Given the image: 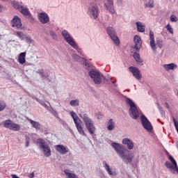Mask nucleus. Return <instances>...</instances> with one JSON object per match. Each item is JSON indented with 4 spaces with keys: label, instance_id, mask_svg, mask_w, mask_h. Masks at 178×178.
Returning a JSON list of instances; mask_svg holds the SVG:
<instances>
[{
    "label": "nucleus",
    "instance_id": "obj_1",
    "mask_svg": "<svg viewBox=\"0 0 178 178\" xmlns=\"http://www.w3.org/2000/svg\"><path fill=\"white\" fill-rule=\"evenodd\" d=\"M111 147H113V148L115 149L119 158L122 159L124 163L127 165L133 162V159H134L133 153H130V151L128 150L127 148L124 147L123 145L113 142L111 143Z\"/></svg>",
    "mask_w": 178,
    "mask_h": 178
},
{
    "label": "nucleus",
    "instance_id": "obj_2",
    "mask_svg": "<svg viewBox=\"0 0 178 178\" xmlns=\"http://www.w3.org/2000/svg\"><path fill=\"white\" fill-rule=\"evenodd\" d=\"M79 118L82 119L86 128L87 129L88 131L91 134V136L95 134V131H97V128H95V125H94V121L88 116V114L81 112L79 113Z\"/></svg>",
    "mask_w": 178,
    "mask_h": 178
},
{
    "label": "nucleus",
    "instance_id": "obj_3",
    "mask_svg": "<svg viewBox=\"0 0 178 178\" xmlns=\"http://www.w3.org/2000/svg\"><path fill=\"white\" fill-rule=\"evenodd\" d=\"M125 102L130 106L129 109V115L132 119H134V120H137V119L140 118V111L138 108H137V106L134 102H133V100L129 97L126 99Z\"/></svg>",
    "mask_w": 178,
    "mask_h": 178
},
{
    "label": "nucleus",
    "instance_id": "obj_4",
    "mask_svg": "<svg viewBox=\"0 0 178 178\" xmlns=\"http://www.w3.org/2000/svg\"><path fill=\"white\" fill-rule=\"evenodd\" d=\"M36 144H38V146L43 152L44 156H51V147L47 141H45V140L42 138H38L36 140Z\"/></svg>",
    "mask_w": 178,
    "mask_h": 178
},
{
    "label": "nucleus",
    "instance_id": "obj_5",
    "mask_svg": "<svg viewBox=\"0 0 178 178\" xmlns=\"http://www.w3.org/2000/svg\"><path fill=\"white\" fill-rule=\"evenodd\" d=\"M61 34L63 37H64V40L66 41V42H67V44L71 45L74 49H76L78 52H80L81 49L80 48H79L77 43H76V41H74V39L73 38V37H72V35H70L67 31H63Z\"/></svg>",
    "mask_w": 178,
    "mask_h": 178
},
{
    "label": "nucleus",
    "instance_id": "obj_6",
    "mask_svg": "<svg viewBox=\"0 0 178 178\" xmlns=\"http://www.w3.org/2000/svg\"><path fill=\"white\" fill-rule=\"evenodd\" d=\"M88 74L92 81H94L95 84H101L102 83V77L104 76L99 73V72L92 69L89 71Z\"/></svg>",
    "mask_w": 178,
    "mask_h": 178
},
{
    "label": "nucleus",
    "instance_id": "obj_7",
    "mask_svg": "<svg viewBox=\"0 0 178 178\" xmlns=\"http://www.w3.org/2000/svg\"><path fill=\"white\" fill-rule=\"evenodd\" d=\"M106 30L108 35L112 40L115 45H117V46L120 45V40H119V37H118V35L116 34V31H115V29H113L112 26H108L106 28Z\"/></svg>",
    "mask_w": 178,
    "mask_h": 178
},
{
    "label": "nucleus",
    "instance_id": "obj_8",
    "mask_svg": "<svg viewBox=\"0 0 178 178\" xmlns=\"http://www.w3.org/2000/svg\"><path fill=\"white\" fill-rule=\"evenodd\" d=\"M3 127L9 129V130H13L14 131H19L20 130V126L13 122L10 120H6L3 122Z\"/></svg>",
    "mask_w": 178,
    "mask_h": 178
},
{
    "label": "nucleus",
    "instance_id": "obj_9",
    "mask_svg": "<svg viewBox=\"0 0 178 178\" xmlns=\"http://www.w3.org/2000/svg\"><path fill=\"white\" fill-rule=\"evenodd\" d=\"M140 121L142 123V126L145 130H147V131H152L154 129L152 127V124H151V122H149V120H148V118H147L145 115H142L140 116Z\"/></svg>",
    "mask_w": 178,
    "mask_h": 178
},
{
    "label": "nucleus",
    "instance_id": "obj_10",
    "mask_svg": "<svg viewBox=\"0 0 178 178\" xmlns=\"http://www.w3.org/2000/svg\"><path fill=\"white\" fill-rule=\"evenodd\" d=\"M98 12H99V10L97 5L89 6L88 13L91 19H97L98 17Z\"/></svg>",
    "mask_w": 178,
    "mask_h": 178
},
{
    "label": "nucleus",
    "instance_id": "obj_11",
    "mask_svg": "<svg viewBox=\"0 0 178 178\" xmlns=\"http://www.w3.org/2000/svg\"><path fill=\"white\" fill-rule=\"evenodd\" d=\"M129 72L132 73L135 79H137V80H141L143 78V75H141V72H140V70L136 67H129Z\"/></svg>",
    "mask_w": 178,
    "mask_h": 178
},
{
    "label": "nucleus",
    "instance_id": "obj_12",
    "mask_svg": "<svg viewBox=\"0 0 178 178\" xmlns=\"http://www.w3.org/2000/svg\"><path fill=\"white\" fill-rule=\"evenodd\" d=\"M38 19L42 24H47L49 22V16L47 13L42 12L38 14Z\"/></svg>",
    "mask_w": 178,
    "mask_h": 178
},
{
    "label": "nucleus",
    "instance_id": "obj_13",
    "mask_svg": "<svg viewBox=\"0 0 178 178\" xmlns=\"http://www.w3.org/2000/svg\"><path fill=\"white\" fill-rule=\"evenodd\" d=\"M104 6L111 15H115L116 11L113 7V0H105Z\"/></svg>",
    "mask_w": 178,
    "mask_h": 178
},
{
    "label": "nucleus",
    "instance_id": "obj_14",
    "mask_svg": "<svg viewBox=\"0 0 178 178\" xmlns=\"http://www.w3.org/2000/svg\"><path fill=\"white\" fill-rule=\"evenodd\" d=\"M11 26L16 29H20V27H22V19H20L19 16H14L13 19L11 20Z\"/></svg>",
    "mask_w": 178,
    "mask_h": 178
},
{
    "label": "nucleus",
    "instance_id": "obj_15",
    "mask_svg": "<svg viewBox=\"0 0 178 178\" xmlns=\"http://www.w3.org/2000/svg\"><path fill=\"white\" fill-rule=\"evenodd\" d=\"M122 144L127 145L128 149L131 150L134 148V142L128 138H124L122 140Z\"/></svg>",
    "mask_w": 178,
    "mask_h": 178
},
{
    "label": "nucleus",
    "instance_id": "obj_16",
    "mask_svg": "<svg viewBox=\"0 0 178 178\" xmlns=\"http://www.w3.org/2000/svg\"><path fill=\"white\" fill-rule=\"evenodd\" d=\"M56 150L57 152H59V154H61V155H65L69 152V149H67L63 145H56Z\"/></svg>",
    "mask_w": 178,
    "mask_h": 178
},
{
    "label": "nucleus",
    "instance_id": "obj_17",
    "mask_svg": "<svg viewBox=\"0 0 178 178\" xmlns=\"http://www.w3.org/2000/svg\"><path fill=\"white\" fill-rule=\"evenodd\" d=\"M134 41L135 42L134 48L137 51L140 50L141 48V45L143 44V42L141 41V38L138 35H135L134 38Z\"/></svg>",
    "mask_w": 178,
    "mask_h": 178
},
{
    "label": "nucleus",
    "instance_id": "obj_18",
    "mask_svg": "<svg viewBox=\"0 0 178 178\" xmlns=\"http://www.w3.org/2000/svg\"><path fill=\"white\" fill-rule=\"evenodd\" d=\"M75 126L81 136L83 137H87V134H86V132H84V129L83 128V124H81V121L75 123Z\"/></svg>",
    "mask_w": 178,
    "mask_h": 178
},
{
    "label": "nucleus",
    "instance_id": "obj_19",
    "mask_svg": "<svg viewBox=\"0 0 178 178\" xmlns=\"http://www.w3.org/2000/svg\"><path fill=\"white\" fill-rule=\"evenodd\" d=\"M133 57L134 58L136 62H137L138 65H141L142 66L144 65L143 64V60H141V58L140 57V54L138 52H134L133 54Z\"/></svg>",
    "mask_w": 178,
    "mask_h": 178
},
{
    "label": "nucleus",
    "instance_id": "obj_20",
    "mask_svg": "<svg viewBox=\"0 0 178 178\" xmlns=\"http://www.w3.org/2000/svg\"><path fill=\"white\" fill-rule=\"evenodd\" d=\"M19 12L22 13V15H24V16H29V15H31L30 14V10H29L27 6H22L21 7V9L19 10Z\"/></svg>",
    "mask_w": 178,
    "mask_h": 178
},
{
    "label": "nucleus",
    "instance_id": "obj_21",
    "mask_svg": "<svg viewBox=\"0 0 178 178\" xmlns=\"http://www.w3.org/2000/svg\"><path fill=\"white\" fill-rule=\"evenodd\" d=\"M163 66L167 71L175 70V69H177V65L175 63L165 64Z\"/></svg>",
    "mask_w": 178,
    "mask_h": 178
},
{
    "label": "nucleus",
    "instance_id": "obj_22",
    "mask_svg": "<svg viewBox=\"0 0 178 178\" xmlns=\"http://www.w3.org/2000/svg\"><path fill=\"white\" fill-rule=\"evenodd\" d=\"M11 5L14 9H16V10H20V9H22V7L23 6H22V4H20V2L15 0L11 1Z\"/></svg>",
    "mask_w": 178,
    "mask_h": 178
},
{
    "label": "nucleus",
    "instance_id": "obj_23",
    "mask_svg": "<svg viewBox=\"0 0 178 178\" xmlns=\"http://www.w3.org/2000/svg\"><path fill=\"white\" fill-rule=\"evenodd\" d=\"M136 24L139 33H144V31H145V25L143 24V23L138 22Z\"/></svg>",
    "mask_w": 178,
    "mask_h": 178
},
{
    "label": "nucleus",
    "instance_id": "obj_24",
    "mask_svg": "<svg viewBox=\"0 0 178 178\" xmlns=\"http://www.w3.org/2000/svg\"><path fill=\"white\" fill-rule=\"evenodd\" d=\"M18 61L21 65L26 63V52H22L19 55Z\"/></svg>",
    "mask_w": 178,
    "mask_h": 178
},
{
    "label": "nucleus",
    "instance_id": "obj_25",
    "mask_svg": "<svg viewBox=\"0 0 178 178\" xmlns=\"http://www.w3.org/2000/svg\"><path fill=\"white\" fill-rule=\"evenodd\" d=\"M103 166L104 169L106 170L107 173L110 175V176H113V172H112V169L109 168V165H108V163L106 161H103Z\"/></svg>",
    "mask_w": 178,
    "mask_h": 178
},
{
    "label": "nucleus",
    "instance_id": "obj_26",
    "mask_svg": "<svg viewBox=\"0 0 178 178\" xmlns=\"http://www.w3.org/2000/svg\"><path fill=\"white\" fill-rule=\"evenodd\" d=\"M70 114L71 115V117L74 120V123H78L79 122H81V120L77 116V114L74 113V111H70Z\"/></svg>",
    "mask_w": 178,
    "mask_h": 178
},
{
    "label": "nucleus",
    "instance_id": "obj_27",
    "mask_svg": "<svg viewBox=\"0 0 178 178\" xmlns=\"http://www.w3.org/2000/svg\"><path fill=\"white\" fill-rule=\"evenodd\" d=\"M29 122H30L32 127H33V129H35L36 130H40V129L41 127V124L39 122H35L33 120H29Z\"/></svg>",
    "mask_w": 178,
    "mask_h": 178
},
{
    "label": "nucleus",
    "instance_id": "obj_28",
    "mask_svg": "<svg viewBox=\"0 0 178 178\" xmlns=\"http://www.w3.org/2000/svg\"><path fill=\"white\" fill-rule=\"evenodd\" d=\"M70 104L71 106H79L80 105V100L79 99L71 100Z\"/></svg>",
    "mask_w": 178,
    "mask_h": 178
},
{
    "label": "nucleus",
    "instance_id": "obj_29",
    "mask_svg": "<svg viewBox=\"0 0 178 178\" xmlns=\"http://www.w3.org/2000/svg\"><path fill=\"white\" fill-rule=\"evenodd\" d=\"M146 8H154L155 6V3H154V0H149L147 3L145 4Z\"/></svg>",
    "mask_w": 178,
    "mask_h": 178
},
{
    "label": "nucleus",
    "instance_id": "obj_30",
    "mask_svg": "<svg viewBox=\"0 0 178 178\" xmlns=\"http://www.w3.org/2000/svg\"><path fill=\"white\" fill-rule=\"evenodd\" d=\"M156 47H159L160 49H162V47H163V40H160V39H156Z\"/></svg>",
    "mask_w": 178,
    "mask_h": 178
},
{
    "label": "nucleus",
    "instance_id": "obj_31",
    "mask_svg": "<svg viewBox=\"0 0 178 178\" xmlns=\"http://www.w3.org/2000/svg\"><path fill=\"white\" fill-rule=\"evenodd\" d=\"M49 32L51 38L53 40H55V41H56V40H58V35H56V33L52 30H50Z\"/></svg>",
    "mask_w": 178,
    "mask_h": 178
},
{
    "label": "nucleus",
    "instance_id": "obj_32",
    "mask_svg": "<svg viewBox=\"0 0 178 178\" xmlns=\"http://www.w3.org/2000/svg\"><path fill=\"white\" fill-rule=\"evenodd\" d=\"M83 65H84V67L85 69H86L87 70H91V64L90 63H88L87 60H85L83 62Z\"/></svg>",
    "mask_w": 178,
    "mask_h": 178
},
{
    "label": "nucleus",
    "instance_id": "obj_33",
    "mask_svg": "<svg viewBox=\"0 0 178 178\" xmlns=\"http://www.w3.org/2000/svg\"><path fill=\"white\" fill-rule=\"evenodd\" d=\"M150 47L152 51H156V43H155V40H150Z\"/></svg>",
    "mask_w": 178,
    "mask_h": 178
},
{
    "label": "nucleus",
    "instance_id": "obj_34",
    "mask_svg": "<svg viewBox=\"0 0 178 178\" xmlns=\"http://www.w3.org/2000/svg\"><path fill=\"white\" fill-rule=\"evenodd\" d=\"M36 101H38V102H39V104H40V105H42V106H44V108H48V105H47V104H45L44 101L40 100V99H38V98H36Z\"/></svg>",
    "mask_w": 178,
    "mask_h": 178
},
{
    "label": "nucleus",
    "instance_id": "obj_35",
    "mask_svg": "<svg viewBox=\"0 0 178 178\" xmlns=\"http://www.w3.org/2000/svg\"><path fill=\"white\" fill-rule=\"evenodd\" d=\"M168 159L172 162V165H175V168L177 167V163L176 162V160L173 158L172 156H168Z\"/></svg>",
    "mask_w": 178,
    "mask_h": 178
},
{
    "label": "nucleus",
    "instance_id": "obj_36",
    "mask_svg": "<svg viewBox=\"0 0 178 178\" xmlns=\"http://www.w3.org/2000/svg\"><path fill=\"white\" fill-rule=\"evenodd\" d=\"M16 33L18 35L19 38H20L21 40H24V37L26 36V35H24V33H23L20 31H17Z\"/></svg>",
    "mask_w": 178,
    "mask_h": 178
},
{
    "label": "nucleus",
    "instance_id": "obj_37",
    "mask_svg": "<svg viewBox=\"0 0 178 178\" xmlns=\"http://www.w3.org/2000/svg\"><path fill=\"white\" fill-rule=\"evenodd\" d=\"M5 108H6V103H5L4 102H0V112H1V111H3Z\"/></svg>",
    "mask_w": 178,
    "mask_h": 178
},
{
    "label": "nucleus",
    "instance_id": "obj_38",
    "mask_svg": "<svg viewBox=\"0 0 178 178\" xmlns=\"http://www.w3.org/2000/svg\"><path fill=\"white\" fill-rule=\"evenodd\" d=\"M72 58L74 60H76V62H79V60L81 59V57L76 54H72Z\"/></svg>",
    "mask_w": 178,
    "mask_h": 178
},
{
    "label": "nucleus",
    "instance_id": "obj_39",
    "mask_svg": "<svg viewBox=\"0 0 178 178\" xmlns=\"http://www.w3.org/2000/svg\"><path fill=\"white\" fill-rule=\"evenodd\" d=\"M26 147H28L30 144V137L27 135L25 136Z\"/></svg>",
    "mask_w": 178,
    "mask_h": 178
},
{
    "label": "nucleus",
    "instance_id": "obj_40",
    "mask_svg": "<svg viewBox=\"0 0 178 178\" xmlns=\"http://www.w3.org/2000/svg\"><path fill=\"white\" fill-rule=\"evenodd\" d=\"M149 40L150 41H155V37L154 36V33L152 31H149Z\"/></svg>",
    "mask_w": 178,
    "mask_h": 178
},
{
    "label": "nucleus",
    "instance_id": "obj_41",
    "mask_svg": "<svg viewBox=\"0 0 178 178\" xmlns=\"http://www.w3.org/2000/svg\"><path fill=\"white\" fill-rule=\"evenodd\" d=\"M170 21L171 22H177V17H176V15H172L170 16Z\"/></svg>",
    "mask_w": 178,
    "mask_h": 178
},
{
    "label": "nucleus",
    "instance_id": "obj_42",
    "mask_svg": "<svg viewBox=\"0 0 178 178\" xmlns=\"http://www.w3.org/2000/svg\"><path fill=\"white\" fill-rule=\"evenodd\" d=\"M24 40H25V41H26V42H33V41L31 40V37H30V36L25 35Z\"/></svg>",
    "mask_w": 178,
    "mask_h": 178
},
{
    "label": "nucleus",
    "instance_id": "obj_43",
    "mask_svg": "<svg viewBox=\"0 0 178 178\" xmlns=\"http://www.w3.org/2000/svg\"><path fill=\"white\" fill-rule=\"evenodd\" d=\"M107 81H108V84H110V86H112L113 87H118V84L115 83V81H112L111 80Z\"/></svg>",
    "mask_w": 178,
    "mask_h": 178
},
{
    "label": "nucleus",
    "instance_id": "obj_44",
    "mask_svg": "<svg viewBox=\"0 0 178 178\" xmlns=\"http://www.w3.org/2000/svg\"><path fill=\"white\" fill-rule=\"evenodd\" d=\"M167 29L171 34H173V29L170 27V25H167Z\"/></svg>",
    "mask_w": 178,
    "mask_h": 178
},
{
    "label": "nucleus",
    "instance_id": "obj_45",
    "mask_svg": "<svg viewBox=\"0 0 178 178\" xmlns=\"http://www.w3.org/2000/svg\"><path fill=\"white\" fill-rule=\"evenodd\" d=\"M40 77H41L42 79H48L49 75H48V74H45V73L44 72V71H43V73L40 75Z\"/></svg>",
    "mask_w": 178,
    "mask_h": 178
},
{
    "label": "nucleus",
    "instance_id": "obj_46",
    "mask_svg": "<svg viewBox=\"0 0 178 178\" xmlns=\"http://www.w3.org/2000/svg\"><path fill=\"white\" fill-rule=\"evenodd\" d=\"M107 129L108 130L112 131L115 129V125H113V124H110V125L107 127Z\"/></svg>",
    "mask_w": 178,
    "mask_h": 178
},
{
    "label": "nucleus",
    "instance_id": "obj_47",
    "mask_svg": "<svg viewBox=\"0 0 178 178\" xmlns=\"http://www.w3.org/2000/svg\"><path fill=\"white\" fill-rule=\"evenodd\" d=\"M64 173L67 175V176H68V177L70 176V175H72L73 173H71L70 172V170H64Z\"/></svg>",
    "mask_w": 178,
    "mask_h": 178
},
{
    "label": "nucleus",
    "instance_id": "obj_48",
    "mask_svg": "<svg viewBox=\"0 0 178 178\" xmlns=\"http://www.w3.org/2000/svg\"><path fill=\"white\" fill-rule=\"evenodd\" d=\"M111 79L112 77H111L109 75L102 77V79L106 80V81H109V80H111Z\"/></svg>",
    "mask_w": 178,
    "mask_h": 178
},
{
    "label": "nucleus",
    "instance_id": "obj_49",
    "mask_svg": "<svg viewBox=\"0 0 178 178\" xmlns=\"http://www.w3.org/2000/svg\"><path fill=\"white\" fill-rule=\"evenodd\" d=\"M96 116H97V119H99V120L102 119V114H101L100 112H97V113H96Z\"/></svg>",
    "mask_w": 178,
    "mask_h": 178
},
{
    "label": "nucleus",
    "instance_id": "obj_50",
    "mask_svg": "<svg viewBox=\"0 0 178 178\" xmlns=\"http://www.w3.org/2000/svg\"><path fill=\"white\" fill-rule=\"evenodd\" d=\"M43 72H44V70H38L36 71V73H38V74H40V76L42 74Z\"/></svg>",
    "mask_w": 178,
    "mask_h": 178
},
{
    "label": "nucleus",
    "instance_id": "obj_51",
    "mask_svg": "<svg viewBox=\"0 0 178 178\" xmlns=\"http://www.w3.org/2000/svg\"><path fill=\"white\" fill-rule=\"evenodd\" d=\"M173 120H174V124H175V129L177 131L178 130V122H176V120L175 119H173Z\"/></svg>",
    "mask_w": 178,
    "mask_h": 178
},
{
    "label": "nucleus",
    "instance_id": "obj_52",
    "mask_svg": "<svg viewBox=\"0 0 178 178\" xmlns=\"http://www.w3.org/2000/svg\"><path fill=\"white\" fill-rule=\"evenodd\" d=\"M54 116H58V112L55 111L54 109L51 113Z\"/></svg>",
    "mask_w": 178,
    "mask_h": 178
},
{
    "label": "nucleus",
    "instance_id": "obj_53",
    "mask_svg": "<svg viewBox=\"0 0 178 178\" xmlns=\"http://www.w3.org/2000/svg\"><path fill=\"white\" fill-rule=\"evenodd\" d=\"M46 109H48L49 110V112H51L54 110V108H52V106H48V108H46Z\"/></svg>",
    "mask_w": 178,
    "mask_h": 178
},
{
    "label": "nucleus",
    "instance_id": "obj_54",
    "mask_svg": "<svg viewBox=\"0 0 178 178\" xmlns=\"http://www.w3.org/2000/svg\"><path fill=\"white\" fill-rule=\"evenodd\" d=\"M3 12V6L0 3V13H2Z\"/></svg>",
    "mask_w": 178,
    "mask_h": 178
},
{
    "label": "nucleus",
    "instance_id": "obj_55",
    "mask_svg": "<svg viewBox=\"0 0 178 178\" xmlns=\"http://www.w3.org/2000/svg\"><path fill=\"white\" fill-rule=\"evenodd\" d=\"M68 178H77V176L76 175H74V174H72V175L68 177Z\"/></svg>",
    "mask_w": 178,
    "mask_h": 178
},
{
    "label": "nucleus",
    "instance_id": "obj_56",
    "mask_svg": "<svg viewBox=\"0 0 178 178\" xmlns=\"http://www.w3.org/2000/svg\"><path fill=\"white\" fill-rule=\"evenodd\" d=\"M29 177H30V178L34 177V172L29 174Z\"/></svg>",
    "mask_w": 178,
    "mask_h": 178
},
{
    "label": "nucleus",
    "instance_id": "obj_57",
    "mask_svg": "<svg viewBox=\"0 0 178 178\" xmlns=\"http://www.w3.org/2000/svg\"><path fill=\"white\" fill-rule=\"evenodd\" d=\"M108 123H109L110 124H113V120L110 119L109 121H108Z\"/></svg>",
    "mask_w": 178,
    "mask_h": 178
},
{
    "label": "nucleus",
    "instance_id": "obj_58",
    "mask_svg": "<svg viewBox=\"0 0 178 178\" xmlns=\"http://www.w3.org/2000/svg\"><path fill=\"white\" fill-rule=\"evenodd\" d=\"M164 106H165V108H167L168 109H169V104H168V103H165V105H164Z\"/></svg>",
    "mask_w": 178,
    "mask_h": 178
},
{
    "label": "nucleus",
    "instance_id": "obj_59",
    "mask_svg": "<svg viewBox=\"0 0 178 178\" xmlns=\"http://www.w3.org/2000/svg\"><path fill=\"white\" fill-rule=\"evenodd\" d=\"M157 108L160 111L163 110V108H162L161 106H159Z\"/></svg>",
    "mask_w": 178,
    "mask_h": 178
},
{
    "label": "nucleus",
    "instance_id": "obj_60",
    "mask_svg": "<svg viewBox=\"0 0 178 178\" xmlns=\"http://www.w3.org/2000/svg\"><path fill=\"white\" fill-rule=\"evenodd\" d=\"M11 177H12L13 178H19V177H17V175H11Z\"/></svg>",
    "mask_w": 178,
    "mask_h": 178
},
{
    "label": "nucleus",
    "instance_id": "obj_61",
    "mask_svg": "<svg viewBox=\"0 0 178 178\" xmlns=\"http://www.w3.org/2000/svg\"><path fill=\"white\" fill-rule=\"evenodd\" d=\"M161 115H165V111L163 110L160 111Z\"/></svg>",
    "mask_w": 178,
    "mask_h": 178
},
{
    "label": "nucleus",
    "instance_id": "obj_62",
    "mask_svg": "<svg viewBox=\"0 0 178 178\" xmlns=\"http://www.w3.org/2000/svg\"><path fill=\"white\" fill-rule=\"evenodd\" d=\"M156 105H157V107L161 106V105L159 104V103H158V102L156 103Z\"/></svg>",
    "mask_w": 178,
    "mask_h": 178
},
{
    "label": "nucleus",
    "instance_id": "obj_63",
    "mask_svg": "<svg viewBox=\"0 0 178 178\" xmlns=\"http://www.w3.org/2000/svg\"><path fill=\"white\" fill-rule=\"evenodd\" d=\"M1 1H4L6 2H8V1H9V0H1Z\"/></svg>",
    "mask_w": 178,
    "mask_h": 178
}]
</instances>
